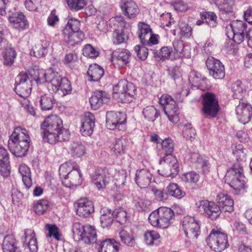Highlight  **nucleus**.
<instances>
[{
  "label": "nucleus",
  "instance_id": "obj_31",
  "mask_svg": "<svg viewBox=\"0 0 252 252\" xmlns=\"http://www.w3.org/2000/svg\"><path fill=\"white\" fill-rule=\"evenodd\" d=\"M189 156V160L196 167L205 168L209 164L208 160L201 157L197 152H191Z\"/></svg>",
  "mask_w": 252,
  "mask_h": 252
},
{
  "label": "nucleus",
  "instance_id": "obj_21",
  "mask_svg": "<svg viewBox=\"0 0 252 252\" xmlns=\"http://www.w3.org/2000/svg\"><path fill=\"white\" fill-rule=\"evenodd\" d=\"M120 6L123 14L129 18L135 17L139 12L137 4L132 0H121Z\"/></svg>",
  "mask_w": 252,
  "mask_h": 252
},
{
  "label": "nucleus",
  "instance_id": "obj_47",
  "mask_svg": "<svg viewBox=\"0 0 252 252\" xmlns=\"http://www.w3.org/2000/svg\"><path fill=\"white\" fill-rule=\"evenodd\" d=\"M40 105L43 110H49L53 108L54 99L52 95L41 96L39 100Z\"/></svg>",
  "mask_w": 252,
  "mask_h": 252
},
{
  "label": "nucleus",
  "instance_id": "obj_51",
  "mask_svg": "<svg viewBox=\"0 0 252 252\" xmlns=\"http://www.w3.org/2000/svg\"><path fill=\"white\" fill-rule=\"evenodd\" d=\"M69 8L77 11L83 9L87 4L85 0H65Z\"/></svg>",
  "mask_w": 252,
  "mask_h": 252
},
{
  "label": "nucleus",
  "instance_id": "obj_57",
  "mask_svg": "<svg viewBox=\"0 0 252 252\" xmlns=\"http://www.w3.org/2000/svg\"><path fill=\"white\" fill-rule=\"evenodd\" d=\"M113 41L115 44L125 42L128 39V36L124 31H115L113 33Z\"/></svg>",
  "mask_w": 252,
  "mask_h": 252
},
{
  "label": "nucleus",
  "instance_id": "obj_59",
  "mask_svg": "<svg viewBox=\"0 0 252 252\" xmlns=\"http://www.w3.org/2000/svg\"><path fill=\"white\" fill-rule=\"evenodd\" d=\"M183 134L184 137L187 139H191V138H194L195 136V130L191 126L190 124H187L184 126Z\"/></svg>",
  "mask_w": 252,
  "mask_h": 252
},
{
  "label": "nucleus",
  "instance_id": "obj_28",
  "mask_svg": "<svg viewBox=\"0 0 252 252\" xmlns=\"http://www.w3.org/2000/svg\"><path fill=\"white\" fill-rule=\"evenodd\" d=\"M0 49L3 50L2 55L4 65L7 66H11L16 56L15 51L12 48L11 45L8 44V42L3 47L2 45H0Z\"/></svg>",
  "mask_w": 252,
  "mask_h": 252
},
{
  "label": "nucleus",
  "instance_id": "obj_16",
  "mask_svg": "<svg viewBox=\"0 0 252 252\" xmlns=\"http://www.w3.org/2000/svg\"><path fill=\"white\" fill-rule=\"evenodd\" d=\"M42 81H43L42 77H44V80L48 82V88L49 90L54 93L59 91L60 85L62 82L63 78L57 72L54 71L52 69H49L46 73L42 74Z\"/></svg>",
  "mask_w": 252,
  "mask_h": 252
},
{
  "label": "nucleus",
  "instance_id": "obj_27",
  "mask_svg": "<svg viewBox=\"0 0 252 252\" xmlns=\"http://www.w3.org/2000/svg\"><path fill=\"white\" fill-rule=\"evenodd\" d=\"M220 208L225 212H231L234 210V201L227 194L219 193L217 196Z\"/></svg>",
  "mask_w": 252,
  "mask_h": 252
},
{
  "label": "nucleus",
  "instance_id": "obj_22",
  "mask_svg": "<svg viewBox=\"0 0 252 252\" xmlns=\"http://www.w3.org/2000/svg\"><path fill=\"white\" fill-rule=\"evenodd\" d=\"M94 116L90 112L86 113L82 120L80 129L83 135L90 136L92 134L94 127Z\"/></svg>",
  "mask_w": 252,
  "mask_h": 252
},
{
  "label": "nucleus",
  "instance_id": "obj_2",
  "mask_svg": "<svg viewBox=\"0 0 252 252\" xmlns=\"http://www.w3.org/2000/svg\"><path fill=\"white\" fill-rule=\"evenodd\" d=\"M30 138L27 129L16 127L8 142V147L12 154L17 157L25 156L30 146Z\"/></svg>",
  "mask_w": 252,
  "mask_h": 252
},
{
  "label": "nucleus",
  "instance_id": "obj_60",
  "mask_svg": "<svg viewBox=\"0 0 252 252\" xmlns=\"http://www.w3.org/2000/svg\"><path fill=\"white\" fill-rule=\"evenodd\" d=\"M80 23L78 20L71 18L68 21L65 28H67L68 30L71 32H80Z\"/></svg>",
  "mask_w": 252,
  "mask_h": 252
},
{
  "label": "nucleus",
  "instance_id": "obj_15",
  "mask_svg": "<svg viewBox=\"0 0 252 252\" xmlns=\"http://www.w3.org/2000/svg\"><path fill=\"white\" fill-rule=\"evenodd\" d=\"M219 109L218 100L216 99L214 94L210 93H206L203 97V108L204 113L215 117Z\"/></svg>",
  "mask_w": 252,
  "mask_h": 252
},
{
  "label": "nucleus",
  "instance_id": "obj_35",
  "mask_svg": "<svg viewBox=\"0 0 252 252\" xmlns=\"http://www.w3.org/2000/svg\"><path fill=\"white\" fill-rule=\"evenodd\" d=\"M2 247L3 252H19L16 240L12 235L4 237Z\"/></svg>",
  "mask_w": 252,
  "mask_h": 252
},
{
  "label": "nucleus",
  "instance_id": "obj_3",
  "mask_svg": "<svg viewBox=\"0 0 252 252\" xmlns=\"http://www.w3.org/2000/svg\"><path fill=\"white\" fill-rule=\"evenodd\" d=\"M174 214L169 208L160 207L153 211L149 216L151 224L156 227L167 228L174 220Z\"/></svg>",
  "mask_w": 252,
  "mask_h": 252
},
{
  "label": "nucleus",
  "instance_id": "obj_54",
  "mask_svg": "<svg viewBox=\"0 0 252 252\" xmlns=\"http://www.w3.org/2000/svg\"><path fill=\"white\" fill-rule=\"evenodd\" d=\"M72 91V87L70 82L65 78H63L61 84L60 85L59 94L63 96L68 94Z\"/></svg>",
  "mask_w": 252,
  "mask_h": 252
},
{
  "label": "nucleus",
  "instance_id": "obj_8",
  "mask_svg": "<svg viewBox=\"0 0 252 252\" xmlns=\"http://www.w3.org/2000/svg\"><path fill=\"white\" fill-rule=\"evenodd\" d=\"M247 25L240 20L232 22L230 26L226 28V35L230 39H232L237 44L243 41L248 30H247Z\"/></svg>",
  "mask_w": 252,
  "mask_h": 252
},
{
  "label": "nucleus",
  "instance_id": "obj_39",
  "mask_svg": "<svg viewBox=\"0 0 252 252\" xmlns=\"http://www.w3.org/2000/svg\"><path fill=\"white\" fill-rule=\"evenodd\" d=\"M19 171L22 177L23 182L27 189H29L32 185L31 171L25 164H22L19 168Z\"/></svg>",
  "mask_w": 252,
  "mask_h": 252
},
{
  "label": "nucleus",
  "instance_id": "obj_13",
  "mask_svg": "<svg viewBox=\"0 0 252 252\" xmlns=\"http://www.w3.org/2000/svg\"><path fill=\"white\" fill-rule=\"evenodd\" d=\"M106 126L109 129L118 128L123 129L124 124L126 122V117L124 113L114 111L108 112L106 116Z\"/></svg>",
  "mask_w": 252,
  "mask_h": 252
},
{
  "label": "nucleus",
  "instance_id": "obj_41",
  "mask_svg": "<svg viewBox=\"0 0 252 252\" xmlns=\"http://www.w3.org/2000/svg\"><path fill=\"white\" fill-rule=\"evenodd\" d=\"M232 91L233 97L235 98L240 99L246 91L245 85L240 81H237L232 85Z\"/></svg>",
  "mask_w": 252,
  "mask_h": 252
},
{
  "label": "nucleus",
  "instance_id": "obj_17",
  "mask_svg": "<svg viewBox=\"0 0 252 252\" xmlns=\"http://www.w3.org/2000/svg\"><path fill=\"white\" fill-rule=\"evenodd\" d=\"M82 181V174L78 166H75L62 179L63 184L67 188L79 185Z\"/></svg>",
  "mask_w": 252,
  "mask_h": 252
},
{
  "label": "nucleus",
  "instance_id": "obj_32",
  "mask_svg": "<svg viewBox=\"0 0 252 252\" xmlns=\"http://www.w3.org/2000/svg\"><path fill=\"white\" fill-rule=\"evenodd\" d=\"M133 200L137 207L141 210L144 211L148 208L151 204L150 200L146 199L144 195L139 191H135L132 193Z\"/></svg>",
  "mask_w": 252,
  "mask_h": 252
},
{
  "label": "nucleus",
  "instance_id": "obj_1",
  "mask_svg": "<svg viewBox=\"0 0 252 252\" xmlns=\"http://www.w3.org/2000/svg\"><path fill=\"white\" fill-rule=\"evenodd\" d=\"M43 140L51 144L68 140L70 133L63 126L62 120L56 115L47 117L41 125Z\"/></svg>",
  "mask_w": 252,
  "mask_h": 252
},
{
  "label": "nucleus",
  "instance_id": "obj_46",
  "mask_svg": "<svg viewBox=\"0 0 252 252\" xmlns=\"http://www.w3.org/2000/svg\"><path fill=\"white\" fill-rule=\"evenodd\" d=\"M168 193L174 197L178 199L183 197L186 193L182 191L177 184L174 183L170 184L167 187Z\"/></svg>",
  "mask_w": 252,
  "mask_h": 252
},
{
  "label": "nucleus",
  "instance_id": "obj_18",
  "mask_svg": "<svg viewBox=\"0 0 252 252\" xmlns=\"http://www.w3.org/2000/svg\"><path fill=\"white\" fill-rule=\"evenodd\" d=\"M77 214L81 217H87L94 211L93 202L87 198H81L75 203Z\"/></svg>",
  "mask_w": 252,
  "mask_h": 252
},
{
  "label": "nucleus",
  "instance_id": "obj_4",
  "mask_svg": "<svg viewBox=\"0 0 252 252\" xmlns=\"http://www.w3.org/2000/svg\"><path fill=\"white\" fill-rule=\"evenodd\" d=\"M136 88L131 82L121 80L113 87V97L119 102H130L136 94Z\"/></svg>",
  "mask_w": 252,
  "mask_h": 252
},
{
  "label": "nucleus",
  "instance_id": "obj_37",
  "mask_svg": "<svg viewBox=\"0 0 252 252\" xmlns=\"http://www.w3.org/2000/svg\"><path fill=\"white\" fill-rule=\"evenodd\" d=\"M120 243L114 239H106L101 242L99 252H118Z\"/></svg>",
  "mask_w": 252,
  "mask_h": 252
},
{
  "label": "nucleus",
  "instance_id": "obj_33",
  "mask_svg": "<svg viewBox=\"0 0 252 252\" xmlns=\"http://www.w3.org/2000/svg\"><path fill=\"white\" fill-rule=\"evenodd\" d=\"M9 22L13 26L19 30H23L28 26V23L25 16L22 13H18L9 18Z\"/></svg>",
  "mask_w": 252,
  "mask_h": 252
},
{
  "label": "nucleus",
  "instance_id": "obj_25",
  "mask_svg": "<svg viewBox=\"0 0 252 252\" xmlns=\"http://www.w3.org/2000/svg\"><path fill=\"white\" fill-rule=\"evenodd\" d=\"M92 180L98 190L105 188L108 183L106 173L101 169H97L92 174Z\"/></svg>",
  "mask_w": 252,
  "mask_h": 252
},
{
  "label": "nucleus",
  "instance_id": "obj_62",
  "mask_svg": "<svg viewBox=\"0 0 252 252\" xmlns=\"http://www.w3.org/2000/svg\"><path fill=\"white\" fill-rule=\"evenodd\" d=\"M134 51L138 57L141 60H145L148 55V49L144 46L136 45L134 47Z\"/></svg>",
  "mask_w": 252,
  "mask_h": 252
},
{
  "label": "nucleus",
  "instance_id": "obj_19",
  "mask_svg": "<svg viewBox=\"0 0 252 252\" xmlns=\"http://www.w3.org/2000/svg\"><path fill=\"white\" fill-rule=\"evenodd\" d=\"M236 113L240 122L246 124L252 116V107L249 103L241 102L236 108Z\"/></svg>",
  "mask_w": 252,
  "mask_h": 252
},
{
  "label": "nucleus",
  "instance_id": "obj_7",
  "mask_svg": "<svg viewBox=\"0 0 252 252\" xmlns=\"http://www.w3.org/2000/svg\"><path fill=\"white\" fill-rule=\"evenodd\" d=\"M159 163L160 167L158 172L160 175L163 177H173L179 171L177 159L173 155L164 156L160 158Z\"/></svg>",
  "mask_w": 252,
  "mask_h": 252
},
{
  "label": "nucleus",
  "instance_id": "obj_20",
  "mask_svg": "<svg viewBox=\"0 0 252 252\" xmlns=\"http://www.w3.org/2000/svg\"><path fill=\"white\" fill-rule=\"evenodd\" d=\"M153 175L147 169L137 170L135 173V181L141 188H146L150 185Z\"/></svg>",
  "mask_w": 252,
  "mask_h": 252
},
{
  "label": "nucleus",
  "instance_id": "obj_12",
  "mask_svg": "<svg viewBox=\"0 0 252 252\" xmlns=\"http://www.w3.org/2000/svg\"><path fill=\"white\" fill-rule=\"evenodd\" d=\"M182 225L187 237L192 240L197 239L200 233V225L194 217H184Z\"/></svg>",
  "mask_w": 252,
  "mask_h": 252
},
{
  "label": "nucleus",
  "instance_id": "obj_26",
  "mask_svg": "<svg viewBox=\"0 0 252 252\" xmlns=\"http://www.w3.org/2000/svg\"><path fill=\"white\" fill-rule=\"evenodd\" d=\"M64 40L70 46H74L75 44L80 42L84 38V34L82 32H72L64 28L63 30Z\"/></svg>",
  "mask_w": 252,
  "mask_h": 252
},
{
  "label": "nucleus",
  "instance_id": "obj_58",
  "mask_svg": "<svg viewBox=\"0 0 252 252\" xmlns=\"http://www.w3.org/2000/svg\"><path fill=\"white\" fill-rule=\"evenodd\" d=\"M83 54L86 57H88L90 58H94L98 56L99 52L91 45L87 44L83 48Z\"/></svg>",
  "mask_w": 252,
  "mask_h": 252
},
{
  "label": "nucleus",
  "instance_id": "obj_56",
  "mask_svg": "<svg viewBox=\"0 0 252 252\" xmlns=\"http://www.w3.org/2000/svg\"><path fill=\"white\" fill-rule=\"evenodd\" d=\"M113 217L116 218L118 222L123 224L127 221V214L125 210L122 208H119L112 212Z\"/></svg>",
  "mask_w": 252,
  "mask_h": 252
},
{
  "label": "nucleus",
  "instance_id": "obj_55",
  "mask_svg": "<svg viewBox=\"0 0 252 252\" xmlns=\"http://www.w3.org/2000/svg\"><path fill=\"white\" fill-rule=\"evenodd\" d=\"M48 207V201L45 199H42L38 201L33 206V209L35 212L41 215L43 214Z\"/></svg>",
  "mask_w": 252,
  "mask_h": 252
},
{
  "label": "nucleus",
  "instance_id": "obj_43",
  "mask_svg": "<svg viewBox=\"0 0 252 252\" xmlns=\"http://www.w3.org/2000/svg\"><path fill=\"white\" fill-rule=\"evenodd\" d=\"M144 237L146 244L149 246H152L158 244L160 236L157 232L152 230L146 232L144 233Z\"/></svg>",
  "mask_w": 252,
  "mask_h": 252
},
{
  "label": "nucleus",
  "instance_id": "obj_29",
  "mask_svg": "<svg viewBox=\"0 0 252 252\" xmlns=\"http://www.w3.org/2000/svg\"><path fill=\"white\" fill-rule=\"evenodd\" d=\"M130 53L128 51L121 49L114 51L112 53L111 62L120 65L126 64L128 62Z\"/></svg>",
  "mask_w": 252,
  "mask_h": 252
},
{
  "label": "nucleus",
  "instance_id": "obj_38",
  "mask_svg": "<svg viewBox=\"0 0 252 252\" xmlns=\"http://www.w3.org/2000/svg\"><path fill=\"white\" fill-rule=\"evenodd\" d=\"M84 146L80 142H73L69 147V153L74 158L82 157L85 153Z\"/></svg>",
  "mask_w": 252,
  "mask_h": 252
},
{
  "label": "nucleus",
  "instance_id": "obj_6",
  "mask_svg": "<svg viewBox=\"0 0 252 252\" xmlns=\"http://www.w3.org/2000/svg\"><path fill=\"white\" fill-rule=\"evenodd\" d=\"M243 169L238 165H235L226 173L225 180L229 185L236 191V193L244 189L246 182L243 174Z\"/></svg>",
  "mask_w": 252,
  "mask_h": 252
},
{
  "label": "nucleus",
  "instance_id": "obj_40",
  "mask_svg": "<svg viewBox=\"0 0 252 252\" xmlns=\"http://www.w3.org/2000/svg\"><path fill=\"white\" fill-rule=\"evenodd\" d=\"M138 34L141 43L147 42L146 38L152 32L150 26L144 22H139L138 24Z\"/></svg>",
  "mask_w": 252,
  "mask_h": 252
},
{
  "label": "nucleus",
  "instance_id": "obj_50",
  "mask_svg": "<svg viewBox=\"0 0 252 252\" xmlns=\"http://www.w3.org/2000/svg\"><path fill=\"white\" fill-rule=\"evenodd\" d=\"M119 236L121 241L126 245L132 247L135 244V240L134 237L130 235L126 231L122 229L119 232Z\"/></svg>",
  "mask_w": 252,
  "mask_h": 252
},
{
  "label": "nucleus",
  "instance_id": "obj_30",
  "mask_svg": "<svg viewBox=\"0 0 252 252\" xmlns=\"http://www.w3.org/2000/svg\"><path fill=\"white\" fill-rule=\"evenodd\" d=\"M24 243H26L29 249L32 252H36L38 249L36 239L35 238V233L33 230L27 229L25 230V240Z\"/></svg>",
  "mask_w": 252,
  "mask_h": 252
},
{
  "label": "nucleus",
  "instance_id": "obj_45",
  "mask_svg": "<svg viewBox=\"0 0 252 252\" xmlns=\"http://www.w3.org/2000/svg\"><path fill=\"white\" fill-rule=\"evenodd\" d=\"M216 4L220 11L227 13H231L234 0H217Z\"/></svg>",
  "mask_w": 252,
  "mask_h": 252
},
{
  "label": "nucleus",
  "instance_id": "obj_36",
  "mask_svg": "<svg viewBox=\"0 0 252 252\" xmlns=\"http://www.w3.org/2000/svg\"><path fill=\"white\" fill-rule=\"evenodd\" d=\"M103 69L96 64H91L87 71L88 76L90 77V81H98L104 74Z\"/></svg>",
  "mask_w": 252,
  "mask_h": 252
},
{
  "label": "nucleus",
  "instance_id": "obj_10",
  "mask_svg": "<svg viewBox=\"0 0 252 252\" xmlns=\"http://www.w3.org/2000/svg\"><path fill=\"white\" fill-rule=\"evenodd\" d=\"M159 103L164 106V111L170 121L176 123L178 121L179 108L176 102L168 94H163L159 98Z\"/></svg>",
  "mask_w": 252,
  "mask_h": 252
},
{
  "label": "nucleus",
  "instance_id": "obj_5",
  "mask_svg": "<svg viewBox=\"0 0 252 252\" xmlns=\"http://www.w3.org/2000/svg\"><path fill=\"white\" fill-rule=\"evenodd\" d=\"M72 231L75 241H82L86 244H91L97 240L96 230L93 226H84L79 222H75L72 225Z\"/></svg>",
  "mask_w": 252,
  "mask_h": 252
},
{
  "label": "nucleus",
  "instance_id": "obj_9",
  "mask_svg": "<svg viewBox=\"0 0 252 252\" xmlns=\"http://www.w3.org/2000/svg\"><path fill=\"white\" fill-rule=\"evenodd\" d=\"M208 245L215 252H220L228 246L226 234L212 230L206 239Z\"/></svg>",
  "mask_w": 252,
  "mask_h": 252
},
{
  "label": "nucleus",
  "instance_id": "obj_63",
  "mask_svg": "<svg viewBox=\"0 0 252 252\" xmlns=\"http://www.w3.org/2000/svg\"><path fill=\"white\" fill-rule=\"evenodd\" d=\"M40 2L41 0H26L25 5L28 10L35 11L40 5Z\"/></svg>",
  "mask_w": 252,
  "mask_h": 252
},
{
  "label": "nucleus",
  "instance_id": "obj_34",
  "mask_svg": "<svg viewBox=\"0 0 252 252\" xmlns=\"http://www.w3.org/2000/svg\"><path fill=\"white\" fill-rule=\"evenodd\" d=\"M100 221L103 228H109L112 224L114 220L113 214L108 208H104L101 211Z\"/></svg>",
  "mask_w": 252,
  "mask_h": 252
},
{
  "label": "nucleus",
  "instance_id": "obj_61",
  "mask_svg": "<svg viewBox=\"0 0 252 252\" xmlns=\"http://www.w3.org/2000/svg\"><path fill=\"white\" fill-rule=\"evenodd\" d=\"M46 227L48 230V234L47 235L48 237H53L57 240H60L59 229L56 225L47 224Z\"/></svg>",
  "mask_w": 252,
  "mask_h": 252
},
{
  "label": "nucleus",
  "instance_id": "obj_53",
  "mask_svg": "<svg viewBox=\"0 0 252 252\" xmlns=\"http://www.w3.org/2000/svg\"><path fill=\"white\" fill-rule=\"evenodd\" d=\"M162 149L164 151L165 155H172L174 151V144L173 140L170 138H166L162 140Z\"/></svg>",
  "mask_w": 252,
  "mask_h": 252
},
{
  "label": "nucleus",
  "instance_id": "obj_42",
  "mask_svg": "<svg viewBox=\"0 0 252 252\" xmlns=\"http://www.w3.org/2000/svg\"><path fill=\"white\" fill-rule=\"evenodd\" d=\"M32 85L29 84H15L14 90L16 93L20 97L26 98L30 95Z\"/></svg>",
  "mask_w": 252,
  "mask_h": 252
},
{
  "label": "nucleus",
  "instance_id": "obj_64",
  "mask_svg": "<svg viewBox=\"0 0 252 252\" xmlns=\"http://www.w3.org/2000/svg\"><path fill=\"white\" fill-rule=\"evenodd\" d=\"M180 33L182 36L189 37L191 35L192 29L190 27L183 21L179 23Z\"/></svg>",
  "mask_w": 252,
  "mask_h": 252
},
{
  "label": "nucleus",
  "instance_id": "obj_52",
  "mask_svg": "<svg viewBox=\"0 0 252 252\" xmlns=\"http://www.w3.org/2000/svg\"><path fill=\"white\" fill-rule=\"evenodd\" d=\"M182 178L183 181L186 183L191 185H195L199 181L200 176L196 172L191 171L184 174Z\"/></svg>",
  "mask_w": 252,
  "mask_h": 252
},
{
  "label": "nucleus",
  "instance_id": "obj_11",
  "mask_svg": "<svg viewBox=\"0 0 252 252\" xmlns=\"http://www.w3.org/2000/svg\"><path fill=\"white\" fill-rule=\"evenodd\" d=\"M195 207L197 211L203 213L212 220L218 218L221 214L220 207L214 202L206 200H199L196 202Z\"/></svg>",
  "mask_w": 252,
  "mask_h": 252
},
{
  "label": "nucleus",
  "instance_id": "obj_44",
  "mask_svg": "<svg viewBox=\"0 0 252 252\" xmlns=\"http://www.w3.org/2000/svg\"><path fill=\"white\" fill-rule=\"evenodd\" d=\"M143 115L148 121L154 122L159 116V113L154 106H149L143 109Z\"/></svg>",
  "mask_w": 252,
  "mask_h": 252
},
{
  "label": "nucleus",
  "instance_id": "obj_49",
  "mask_svg": "<svg viewBox=\"0 0 252 252\" xmlns=\"http://www.w3.org/2000/svg\"><path fill=\"white\" fill-rule=\"evenodd\" d=\"M114 30L115 31H124L125 29L130 28V25L126 23L124 18L122 16H117L113 20Z\"/></svg>",
  "mask_w": 252,
  "mask_h": 252
},
{
  "label": "nucleus",
  "instance_id": "obj_24",
  "mask_svg": "<svg viewBox=\"0 0 252 252\" xmlns=\"http://www.w3.org/2000/svg\"><path fill=\"white\" fill-rule=\"evenodd\" d=\"M34 70H31L30 73L27 72H22L18 74L15 78V84H29L32 85V81H35L37 83H41L44 81H42L40 75L37 77H33L31 74L32 72Z\"/></svg>",
  "mask_w": 252,
  "mask_h": 252
},
{
  "label": "nucleus",
  "instance_id": "obj_23",
  "mask_svg": "<svg viewBox=\"0 0 252 252\" xmlns=\"http://www.w3.org/2000/svg\"><path fill=\"white\" fill-rule=\"evenodd\" d=\"M109 95L104 91H96L90 98L91 107L94 110L99 108L103 103L108 102Z\"/></svg>",
  "mask_w": 252,
  "mask_h": 252
},
{
  "label": "nucleus",
  "instance_id": "obj_14",
  "mask_svg": "<svg viewBox=\"0 0 252 252\" xmlns=\"http://www.w3.org/2000/svg\"><path fill=\"white\" fill-rule=\"evenodd\" d=\"M206 64L210 74L214 79H221L224 77V67L219 60L210 57L207 60Z\"/></svg>",
  "mask_w": 252,
  "mask_h": 252
},
{
  "label": "nucleus",
  "instance_id": "obj_48",
  "mask_svg": "<svg viewBox=\"0 0 252 252\" xmlns=\"http://www.w3.org/2000/svg\"><path fill=\"white\" fill-rule=\"evenodd\" d=\"M127 143V140L125 138H122L117 140L112 151L116 155L125 153Z\"/></svg>",
  "mask_w": 252,
  "mask_h": 252
}]
</instances>
